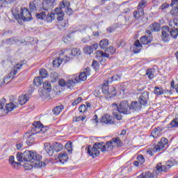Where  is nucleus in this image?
Returning <instances> with one entry per match:
<instances>
[{"mask_svg": "<svg viewBox=\"0 0 178 178\" xmlns=\"http://www.w3.org/2000/svg\"><path fill=\"white\" fill-rule=\"evenodd\" d=\"M136 159L139 162L140 165H143L144 162H145V159L143 154L138 155Z\"/></svg>", "mask_w": 178, "mask_h": 178, "instance_id": "nucleus-54", "label": "nucleus"}, {"mask_svg": "<svg viewBox=\"0 0 178 178\" xmlns=\"http://www.w3.org/2000/svg\"><path fill=\"white\" fill-rule=\"evenodd\" d=\"M35 142V139L33 136V134H31V135H29V137H27V138H26L27 145H31L34 144Z\"/></svg>", "mask_w": 178, "mask_h": 178, "instance_id": "nucleus-44", "label": "nucleus"}, {"mask_svg": "<svg viewBox=\"0 0 178 178\" xmlns=\"http://www.w3.org/2000/svg\"><path fill=\"white\" fill-rule=\"evenodd\" d=\"M170 35L172 37V38H174V40H176L178 36V30L176 28H170Z\"/></svg>", "mask_w": 178, "mask_h": 178, "instance_id": "nucleus-34", "label": "nucleus"}, {"mask_svg": "<svg viewBox=\"0 0 178 178\" xmlns=\"http://www.w3.org/2000/svg\"><path fill=\"white\" fill-rule=\"evenodd\" d=\"M39 74L42 79H47V77H48V71L44 68H42L39 71Z\"/></svg>", "mask_w": 178, "mask_h": 178, "instance_id": "nucleus-43", "label": "nucleus"}, {"mask_svg": "<svg viewBox=\"0 0 178 178\" xmlns=\"http://www.w3.org/2000/svg\"><path fill=\"white\" fill-rule=\"evenodd\" d=\"M136 178H154V173L151 172H143Z\"/></svg>", "mask_w": 178, "mask_h": 178, "instance_id": "nucleus-28", "label": "nucleus"}, {"mask_svg": "<svg viewBox=\"0 0 178 178\" xmlns=\"http://www.w3.org/2000/svg\"><path fill=\"white\" fill-rule=\"evenodd\" d=\"M169 147V140L166 138H161L159 142L154 145V148H149L147 149V153L152 156L155 152H161V151H166Z\"/></svg>", "mask_w": 178, "mask_h": 178, "instance_id": "nucleus-4", "label": "nucleus"}, {"mask_svg": "<svg viewBox=\"0 0 178 178\" xmlns=\"http://www.w3.org/2000/svg\"><path fill=\"white\" fill-rule=\"evenodd\" d=\"M108 142L111 143V147H113V143L114 144H116L118 148H120L124 145L123 142L122 141V140H120V138L119 137L113 138L111 140H108Z\"/></svg>", "mask_w": 178, "mask_h": 178, "instance_id": "nucleus-19", "label": "nucleus"}, {"mask_svg": "<svg viewBox=\"0 0 178 178\" xmlns=\"http://www.w3.org/2000/svg\"><path fill=\"white\" fill-rule=\"evenodd\" d=\"M148 5V1L147 0H140L138 4L137 8L144 10V8Z\"/></svg>", "mask_w": 178, "mask_h": 178, "instance_id": "nucleus-36", "label": "nucleus"}, {"mask_svg": "<svg viewBox=\"0 0 178 178\" xmlns=\"http://www.w3.org/2000/svg\"><path fill=\"white\" fill-rule=\"evenodd\" d=\"M175 165V162L172 161H168L165 165L157 164L156 166V169L157 172H168L170 168Z\"/></svg>", "mask_w": 178, "mask_h": 178, "instance_id": "nucleus-9", "label": "nucleus"}, {"mask_svg": "<svg viewBox=\"0 0 178 178\" xmlns=\"http://www.w3.org/2000/svg\"><path fill=\"white\" fill-rule=\"evenodd\" d=\"M11 12L15 20L19 22V20L23 19V10H22V8L20 10L17 8H13Z\"/></svg>", "mask_w": 178, "mask_h": 178, "instance_id": "nucleus-13", "label": "nucleus"}, {"mask_svg": "<svg viewBox=\"0 0 178 178\" xmlns=\"http://www.w3.org/2000/svg\"><path fill=\"white\" fill-rule=\"evenodd\" d=\"M55 13L57 15V20L62 22L65 17V13L68 16L73 15V9L70 8V1L68 0H63L59 3V6L54 9Z\"/></svg>", "mask_w": 178, "mask_h": 178, "instance_id": "nucleus-3", "label": "nucleus"}, {"mask_svg": "<svg viewBox=\"0 0 178 178\" xmlns=\"http://www.w3.org/2000/svg\"><path fill=\"white\" fill-rule=\"evenodd\" d=\"M42 79L41 76H36L33 79V86H36V87H40L41 84H42Z\"/></svg>", "mask_w": 178, "mask_h": 178, "instance_id": "nucleus-41", "label": "nucleus"}, {"mask_svg": "<svg viewBox=\"0 0 178 178\" xmlns=\"http://www.w3.org/2000/svg\"><path fill=\"white\" fill-rule=\"evenodd\" d=\"M145 15V13H144V10H141L140 8H137L133 13V16L136 20H143Z\"/></svg>", "mask_w": 178, "mask_h": 178, "instance_id": "nucleus-15", "label": "nucleus"}, {"mask_svg": "<svg viewBox=\"0 0 178 178\" xmlns=\"http://www.w3.org/2000/svg\"><path fill=\"white\" fill-rule=\"evenodd\" d=\"M17 159L18 162H23V161H24V155H23L22 152L17 153Z\"/></svg>", "mask_w": 178, "mask_h": 178, "instance_id": "nucleus-53", "label": "nucleus"}, {"mask_svg": "<svg viewBox=\"0 0 178 178\" xmlns=\"http://www.w3.org/2000/svg\"><path fill=\"white\" fill-rule=\"evenodd\" d=\"M66 81H65V79H62L60 80H59L58 81V84L60 87H66Z\"/></svg>", "mask_w": 178, "mask_h": 178, "instance_id": "nucleus-64", "label": "nucleus"}, {"mask_svg": "<svg viewBox=\"0 0 178 178\" xmlns=\"http://www.w3.org/2000/svg\"><path fill=\"white\" fill-rule=\"evenodd\" d=\"M44 149L49 156H54V152H60L63 149V145L59 142H55L52 145L45 143Z\"/></svg>", "mask_w": 178, "mask_h": 178, "instance_id": "nucleus-6", "label": "nucleus"}, {"mask_svg": "<svg viewBox=\"0 0 178 178\" xmlns=\"http://www.w3.org/2000/svg\"><path fill=\"white\" fill-rule=\"evenodd\" d=\"M6 42L8 45H13L16 42V38L13 37L6 39Z\"/></svg>", "mask_w": 178, "mask_h": 178, "instance_id": "nucleus-50", "label": "nucleus"}, {"mask_svg": "<svg viewBox=\"0 0 178 178\" xmlns=\"http://www.w3.org/2000/svg\"><path fill=\"white\" fill-rule=\"evenodd\" d=\"M122 79V75H114L111 78V81H118V80H120Z\"/></svg>", "mask_w": 178, "mask_h": 178, "instance_id": "nucleus-60", "label": "nucleus"}, {"mask_svg": "<svg viewBox=\"0 0 178 178\" xmlns=\"http://www.w3.org/2000/svg\"><path fill=\"white\" fill-rule=\"evenodd\" d=\"M168 129H172L173 127H178V114L175 115V119H173L170 124L168 125Z\"/></svg>", "mask_w": 178, "mask_h": 178, "instance_id": "nucleus-30", "label": "nucleus"}, {"mask_svg": "<svg viewBox=\"0 0 178 178\" xmlns=\"http://www.w3.org/2000/svg\"><path fill=\"white\" fill-rule=\"evenodd\" d=\"M86 120V116H74L73 117V122H83Z\"/></svg>", "mask_w": 178, "mask_h": 178, "instance_id": "nucleus-52", "label": "nucleus"}, {"mask_svg": "<svg viewBox=\"0 0 178 178\" xmlns=\"http://www.w3.org/2000/svg\"><path fill=\"white\" fill-rule=\"evenodd\" d=\"M100 149L101 152H109L113 151V146H112V142H97L93 144V145H88L86 150L87 154L92 156V158H97L99 156L101 152L99 151Z\"/></svg>", "mask_w": 178, "mask_h": 178, "instance_id": "nucleus-1", "label": "nucleus"}, {"mask_svg": "<svg viewBox=\"0 0 178 178\" xmlns=\"http://www.w3.org/2000/svg\"><path fill=\"white\" fill-rule=\"evenodd\" d=\"M151 135L152 137H154V138H158V137H161V134L159 133L156 128L152 130Z\"/></svg>", "mask_w": 178, "mask_h": 178, "instance_id": "nucleus-49", "label": "nucleus"}, {"mask_svg": "<svg viewBox=\"0 0 178 178\" xmlns=\"http://www.w3.org/2000/svg\"><path fill=\"white\" fill-rule=\"evenodd\" d=\"M101 49H106V47L109 45V40L108 39H103L99 44Z\"/></svg>", "mask_w": 178, "mask_h": 178, "instance_id": "nucleus-35", "label": "nucleus"}, {"mask_svg": "<svg viewBox=\"0 0 178 178\" xmlns=\"http://www.w3.org/2000/svg\"><path fill=\"white\" fill-rule=\"evenodd\" d=\"M112 108L116 109L119 113H122L123 115H130V104H129V101L123 100L120 103L119 105L116 103L112 104Z\"/></svg>", "mask_w": 178, "mask_h": 178, "instance_id": "nucleus-7", "label": "nucleus"}, {"mask_svg": "<svg viewBox=\"0 0 178 178\" xmlns=\"http://www.w3.org/2000/svg\"><path fill=\"white\" fill-rule=\"evenodd\" d=\"M50 79L51 83H56V81L59 80V74H58V72H51L50 73Z\"/></svg>", "mask_w": 178, "mask_h": 178, "instance_id": "nucleus-31", "label": "nucleus"}, {"mask_svg": "<svg viewBox=\"0 0 178 178\" xmlns=\"http://www.w3.org/2000/svg\"><path fill=\"white\" fill-rule=\"evenodd\" d=\"M8 1L6 0H0V8H6Z\"/></svg>", "mask_w": 178, "mask_h": 178, "instance_id": "nucleus-63", "label": "nucleus"}, {"mask_svg": "<svg viewBox=\"0 0 178 178\" xmlns=\"http://www.w3.org/2000/svg\"><path fill=\"white\" fill-rule=\"evenodd\" d=\"M96 55L97 58H99V60H102V58H109V54L106 52H104L102 51H97L96 52Z\"/></svg>", "mask_w": 178, "mask_h": 178, "instance_id": "nucleus-29", "label": "nucleus"}, {"mask_svg": "<svg viewBox=\"0 0 178 178\" xmlns=\"http://www.w3.org/2000/svg\"><path fill=\"white\" fill-rule=\"evenodd\" d=\"M43 88L44 90H45V91H47V92H51V91H52V86H51V82L44 81L43 83Z\"/></svg>", "mask_w": 178, "mask_h": 178, "instance_id": "nucleus-38", "label": "nucleus"}, {"mask_svg": "<svg viewBox=\"0 0 178 178\" xmlns=\"http://www.w3.org/2000/svg\"><path fill=\"white\" fill-rule=\"evenodd\" d=\"M141 108H143V105L138 101H133L129 105L130 111L138 112V111H141Z\"/></svg>", "mask_w": 178, "mask_h": 178, "instance_id": "nucleus-16", "label": "nucleus"}, {"mask_svg": "<svg viewBox=\"0 0 178 178\" xmlns=\"http://www.w3.org/2000/svg\"><path fill=\"white\" fill-rule=\"evenodd\" d=\"M8 162L13 168H15V169H17V168L22 165L20 163L15 161L14 156H10Z\"/></svg>", "mask_w": 178, "mask_h": 178, "instance_id": "nucleus-22", "label": "nucleus"}, {"mask_svg": "<svg viewBox=\"0 0 178 178\" xmlns=\"http://www.w3.org/2000/svg\"><path fill=\"white\" fill-rule=\"evenodd\" d=\"M36 19L38 20H44L47 17V13L45 12L36 13L35 14Z\"/></svg>", "mask_w": 178, "mask_h": 178, "instance_id": "nucleus-40", "label": "nucleus"}, {"mask_svg": "<svg viewBox=\"0 0 178 178\" xmlns=\"http://www.w3.org/2000/svg\"><path fill=\"white\" fill-rule=\"evenodd\" d=\"M71 54L72 56H79L81 55V50L79 48H73L71 51Z\"/></svg>", "mask_w": 178, "mask_h": 178, "instance_id": "nucleus-45", "label": "nucleus"}, {"mask_svg": "<svg viewBox=\"0 0 178 178\" xmlns=\"http://www.w3.org/2000/svg\"><path fill=\"white\" fill-rule=\"evenodd\" d=\"M58 159L60 160V163H63V165L64 163H66V162H67L69 156L66 153H60L58 154Z\"/></svg>", "mask_w": 178, "mask_h": 178, "instance_id": "nucleus-26", "label": "nucleus"}, {"mask_svg": "<svg viewBox=\"0 0 178 178\" xmlns=\"http://www.w3.org/2000/svg\"><path fill=\"white\" fill-rule=\"evenodd\" d=\"M79 111L80 113H84V112H87V107L86 104H81L79 108Z\"/></svg>", "mask_w": 178, "mask_h": 178, "instance_id": "nucleus-57", "label": "nucleus"}, {"mask_svg": "<svg viewBox=\"0 0 178 178\" xmlns=\"http://www.w3.org/2000/svg\"><path fill=\"white\" fill-rule=\"evenodd\" d=\"M149 99V93L147 91L143 92L139 97L138 102L143 106L148 104V100Z\"/></svg>", "mask_w": 178, "mask_h": 178, "instance_id": "nucleus-14", "label": "nucleus"}, {"mask_svg": "<svg viewBox=\"0 0 178 178\" xmlns=\"http://www.w3.org/2000/svg\"><path fill=\"white\" fill-rule=\"evenodd\" d=\"M56 5V0H44L42 3L43 10H49V9H54V6Z\"/></svg>", "mask_w": 178, "mask_h": 178, "instance_id": "nucleus-12", "label": "nucleus"}, {"mask_svg": "<svg viewBox=\"0 0 178 178\" xmlns=\"http://www.w3.org/2000/svg\"><path fill=\"white\" fill-rule=\"evenodd\" d=\"M63 109H65V107L63 106V105H60L54 107L52 109V112L55 115V116H58V115H59V113H60V112H62Z\"/></svg>", "mask_w": 178, "mask_h": 178, "instance_id": "nucleus-27", "label": "nucleus"}, {"mask_svg": "<svg viewBox=\"0 0 178 178\" xmlns=\"http://www.w3.org/2000/svg\"><path fill=\"white\" fill-rule=\"evenodd\" d=\"M17 74V72L15 69H13V70L10 71L8 76H9V78L15 79V76H16Z\"/></svg>", "mask_w": 178, "mask_h": 178, "instance_id": "nucleus-62", "label": "nucleus"}, {"mask_svg": "<svg viewBox=\"0 0 178 178\" xmlns=\"http://www.w3.org/2000/svg\"><path fill=\"white\" fill-rule=\"evenodd\" d=\"M55 10L54 13H48L46 15L45 20L47 22V23H51L53 20H55Z\"/></svg>", "mask_w": 178, "mask_h": 178, "instance_id": "nucleus-33", "label": "nucleus"}, {"mask_svg": "<svg viewBox=\"0 0 178 178\" xmlns=\"http://www.w3.org/2000/svg\"><path fill=\"white\" fill-rule=\"evenodd\" d=\"M76 84H79V82H77V79H76V75H74L72 76L71 79H67L66 81V86L67 88H73L74 86Z\"/></svg>", "mask_w": 178, "mask_h": 178, "instance_id": "nucleus-17", "label": "nucleus"}, {"mask_svg": "<svg viewBox=\"0 0 178 178\" xmlns=\"http://www.w3.org/2000/svg\"><path fill=\"white\" fill-rule=\"evenodd\" d=\"M23 68V63H17L14 67V70H16L17 72H20V70Z\"/></svg>", "mask_w": 178, "mask_h": 178, "instance_id": "nucleus-58", "label": "nucleus"}, {"mask_svg": "<svg viewBox=\"0 0 178 178\" xmlns=\"http://www.w3.org/2000/svg\"><path fill=\"white\" fill-rule=\"evenodd\" d=\"M105 52H108L111 54V55H113V54L116 53V48L113 46H110L109 47L106 48Z\"/></svg>", "mask_w": 178, "mask_h": 178, "instance_id": "nucleus-48", "label": "nucleus"}, {"mask_svg": "<svg viewBox=\"0 0 178 178\" xmlns=\"http://www.w3.org/2000/svg\"><path fill=\"white\" fill-rule=\"evenodd\" d=\"M62 62H63V60L60 58V57L55 58L53 60L54 67H59V66H60V65H62Z\"/></svg>", "mask_w": 178, "mask_h": 178, "instance_id": "nucleus-37", "label": "nucleus"}, {"mask_svg": "<svg viewBox=\"0 0 178 178\" xmlns=\"http://www.w3.org/2000/svg\"><path fill=\"white\" fill-rule=\"evenodd\" d=\"M41 132V128H31V133L32 136H35V134H38V133Z\"/></svg>", "mask_w": 178, "mask_h": 178, "instance_id": "nucleus-56", "label": "nucleus"}, {"mask_svg": "<svg viewBox=\"0 0 178 178\" xmlns=\"http://www.w3.org/2000/svg\"><path fill=\"white\" fill-rule=\"evenodd\" d=\"M149 27L153 33H159V31H161V24H159V22H154L151 24Z\"/></svg>", "mask_w": 178, "mask_h": 178, "instance_id": "nucleus-20", "label": "nucleus"}, {"mask_svg": "<svg viewBox=\"0 0 178 178\" xmlns=\"http://www.w3.org/2000/svg\"><path fill=\"white\" fill-rule=\"evenodd\" d=\"M92 67L97 72L99 70V63L97 60H93L92 63Z\"/></svg>", "mask_w": 178, "mask_h": 178, "instance_id": "nucleus-55", "label": "nucleus"}, {"mask_svg": "<svg viewBox=\"0 0 178 178\" xmlns=\"http://www.w3.org/2000/svg\"><path fill=\"white\" fill-rule=\"evenodd\" d=\"M72 145H73V143L70 141L67 142L65 144V149H67V152H69V154H72Z\"/></svg>", "mask_w": 178, "mask_h": 178, "instance_id": "nucleus-51", "label": "nucleus"}, {"mask_svg": "<svg viewBox=\"0 0 178 178\" xmlns=\"http://www.w3.org/2000/svg\"><path fill=\"white\" fill-rule=\"evenodd\" d=\"M170 6H175L172 7V10H170V13L172 15V16H176V15L178 13V0H172Z\"/></svg>", "mask_w": 178, "mask_h": 178, "instance_id": "nucleus-18", "label": "nucleus"}, {"mask_svg": "<svg viewBox=\"0 0 178 178\" xmlns=\"http://www.w3.org/2000/svg\"><path fill=\"white\" fill-rule=\"evenodd\" d=\"M82 101H83V98L78 97L75 101H74L72 103V106H76V105H79V104H80V102H81Z\"/></svg>", "mask_w": 178, "mask_h": 178, "instance_id": "nucleus-59", "label": "nucleus"}, {"mask_svg": "<svg viewBox=\"0 0 178 178\" xmlns=\"http://www.w3.org/2000/svg\"><path fill=\"white\" fill-rule=\"evenodd\" d=\"M153 40L154 38L148 35H143L140 38V41L143 45H148V44H151V42L153 41Z\"/></svg>", "mask_w": 178, "mask_h": 178, "instance_id": "nucleus-21", "label": "nucleus"}, {"mask_svg": "<svg viewBox=\"0 0 178 178\" xmlns=\"http://www.w3.org/2000/svg\"><path fill=\"white\" fill-rule=\"evenodd\" d=\"M169 31V26H164L162 27L161 38L163 42H165L166 44H168L169 41H170V33Z\"/></svg>", "mask_w": 178, "mask_h": 178, "instance_id": "nucleus-8", "label": "nucleus"}, {"mask_svg": "<svg viewBox=\"0 0 178 178\" xmlns=\"http://www.w3.org/2000/svg\"><path fill=\"white\" fill-rule=\"evenodd\" d=\"M99 122L100 123H104V124H115L116 121L115 120V118L106 113L102 116V118L99 120Z\"/></svg>", "mask_w": 178, "mask_h": 178, "instance_id": "nucleus-10", "label": "nucleus"}, {"mask_svg": "<svg viewBox=\"0 0 178 178\" xmlns=\"http://www.w3.org/2000/svg\"><path fill=\"white\" fill-rule=\"evenodd\" d=\"M30 97L26 95H22L18 97V102L19 105H24L26 102H29Z\"/></svg>", "mask_w": 178, "mask_h": 178, "instance_id": "nucleus-25", "label": "nucleus"}, {"mask_svg": "<svg viewBox=\"0 0 178 178\" xmlns=\"http://www.w3.org/2000/svg\"><path fill=\"white\" fill-rule=\"evenodd\" d=\"M17 107V106L15 105V104H13V102L7 104L6 105V109L7 111V113H9V112H12V111H13V109H15Z\"/></svg>", "mask_w": 178, "mask_h": 178, "instance_id": "nucleus-39", "label": "nucleus"}, {"mask_svg": "<svg viewBox=\"0 0 178 178\" xmlns=\"http://www.w3.org/2000/svg\"><path fill=\"white\" fill-rule=\"evenodd\" d=\"M24 162H32L34 168L40 169V168H45L47 164L45 162L41 161L42 156L37 154L35 151L26 150L23 152Z\"/></svg>", "mask_w": 178, "mask_h": 178, "instance_id": "nucleus-2", "label": "nucleus"}, {"mask_svg": "<svg viewBox=\"0 0 178 178\" xmlns=\"http://www.w3.org/2000/svg\"><path fill=\"white\" fill-rule=\"evenodd\" d=\"M156 70L154 67L149 68L146 71V76H147L149 80H152L155 77Z\"/></svg>", "mask_w": 178, "mask_h": 178, "instance_id": "nucleus-23", "label": "nucleus"}, {"mask_svg": "<svg viewBox=\"0 0 178 178\" xmlns=\"http://www.w3.org/2000/svg\"><path fill=\"white\" fill-rule=\"evenodd\" d=\"M122 88L123 86L113 85L109 86V83H104L102 86V92L104 95H106L107 98H113L118 95V90Z\"/></svg>", "mask_w": 178, "mask_h": 178, "instance_id": "nucleus-5", "label": "nucleus"}, {"mask_svg": "<svg viewBox=\"0 0 178 178\" xmlns=\"http://www.w3.org/2000/svg\"><path fill=\"white\" fill-rule=\"evenodd\" d=\"M60 27H63V29H66L69 27V21L65 20L61 22Z\"/></svg>", "mask_w": 178, "mask_h": 178, "instance_id": "nucleus-61", "label": "nucleus"}, {"mask_svg": "<svg viewBox=\"0 0 178 178\" xmlns=\"http://www.w3.org/2000/svg\"><path fill=\"white\" fill-rule=\"evenodd\" d=\"M32 129H41V130H42V129H44V125L40 121H35L33 123Z\"/></svg>", "mask_w": 178, "mask_h": 178, "instance_id": "nucleus-42", "label": "nucleus"}, {"mask_svg": "<svg viewBox=\"0 0 178 178\" xmlns=\"http://www.w3.org/2000/svg\"><path fill=\"white\" fill-rule=\"evenodd\" d=\"M22 10L23 11V15L21 20H23V22H31V20H33L31 11L29 10V8L26 7L22 8Z\"/></svg>", "mask_w": 178, "mask_h": 178, "instance_id": "nucleus-11", "label": "nucleus"}, {"mask_svg": "<svg viewBox=\"0 0 178 178\" xmlns=\"http://www.w3.org/2000/svg\"><path fill=\"white\" fill-rule=\"evenodd\" d=\"M154 94H155L156 97H159V95H163V88L159 86L154 87Z\"/></svg>", "mask_w": 178, "mask_h": 178, "instance_id": "nucleus-32", "label": "nucleus"}, {"mask_svg": "<svg viewBox=\"0 0 178 178\" xmlns=\"http://www.w3.org/2000/svg\"><path fill=\"white\" fill-rule=\"evenodd\" d=\"M83 51L85 54H87L88 55H91V54L94 52V50L92 49V47L89 45H86L83 49Z\"/></svg>", "mask_w": 178, "mask_h": 178, "instance_id": "nucleus-47", "label": "nucleus"}, {"mask_svg": "<svg viewBox=\"0 0 178 178\" xmlns=\"http://www.w3.org/2000/svg\"><path fill=\"white\" fill-rule=\"evenodd\" d=\"M36 1H33L29 3L30 12H35L37 10V4Z\"/></svg>", "mask_w": 178, "mask_h": 178, "instance_id": "nucleus-46", "label": "nucleus"}, {"mask_svg": "<svg viewBox=\"0 0 178 178\" xmlns=\"http://www.w3.org/2000/svg\"><path fill=\"white\" fill-rule=\"evenodd\" d=\"M87 76L86 72H81L79 76L75 75V79H76V83H81V81H86L87 80Z\"/></svg>", "mask_w": 178, "mask_h": 178, "instance_id": "nucleus-24", "label": "nucleus"}]
</instances>
